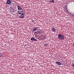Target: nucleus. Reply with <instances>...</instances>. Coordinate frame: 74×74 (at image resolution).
<instances>
[{
    "label": "nucleus",
    "mask_w": 74,
    "mask_h": 74,
    "mask_svg": "<svg viewBox=\"0 0 74 74\" xmlns=\"http://www.w3.org/2000/svg\"><path fill=\"white\" fill-rule=\"evenodd\" d=\"M47 36L45 35H40L39 36V39L40 40H44L45 38H47Z\"/></svg>",
    "instance_id": "obj_1"
},
{
    "label": "nucleus",
    "mask_w": 74,
    "mask_h": 74,
    "mask_svg": "<svg viewBox=\"0 0 74 74\" xmlns=\"http://www.w3.org/2000/svg\"><path fill=\"white\" fill-rule=\"evenodd\" d=\"M58 38H59L60 39H64V36L62 35H60V34H59L58 35Z\"/></svg>",
    "instance_id": "obj_2"
},
{
    "label": "nucleus",
    "mask_w": 74,
    "mask_h": 74,
    "mask_svg": "<svg viewBox=\"0 0 74 74\" xmlns=\"http://www.w3.org/2000/svg\"><path fill=\"white\" fill-rule=\"evenodd\" d=\"M11 11H12V14H15L16 13V11L15 10L12 9L11 10Z\"/></svg>",
    "instance_id": "obj_3"
},
{
    "label": "nucleus",
    "mask_w": 74,
    "mask_h": 74,
    "mask_svg": "<svg viewBox=\"0 0 74 74\" xmlns=\"http://www.w3.org/2000/svg\"><path fill=\"white\" fill-rule=\"evenodd\" d=\"M25 17V14H22L21 15V16H19L20 18H23Z\"/></svg>",
    "instance_id": "obj_4"
},
{
    "label": "nucleus",
    "mask_w": 74,
    "mask_h": 74,
    "mask_svg": "<svg viewBox=\"0 0 74 74\" xmlns=\"http://www.w3.org/2000/svg\"><path fill=\"white\" fill-rule=\"evenodd\" d=\"M56 64L58 65V66H60L62 65V64H61V63L58 61L57 62H56Z\"/></svg>",
    "instance_id": "obj_5"
},
{
    "label": "nucleus",
    "mask_w": 74,
    "mask_h": 74,
    "mask_svg": "<svg viewBox=\"0 0 74 74\" xmlns=\"http://www.w3.org/2000/svg\"><path fill=\"white\" fill-rule=\"evenodd\" d=\"M31 41H37V40L34 38V37H32L31 38Z\"/></svg>",
    "instance_id": "obj_6"
},
{
    "label": "nucleus",
    "mask_w": 74,
    "mask_h": 74,
    "mask_svg": "<svg viewBox=\"0 0 74 74\" xmlns=\"http://www.w3.org/2000/svg\"><path fill=\"white\" fill-rule=\"evenodd\" d=\"M11 1H10L9 0H8L6 2V4H11Z\"/></svg>",
    "instance_id": "obj_7"
},
{
    "label": "nucleus",
    "mask_w": 74,
    "mask_h": 74,
    "mask_svg": "<svg viewBox=\"0 0 74 74\" xmlns=\"http://www.w3.org/2000/svg\"><path fill=\"white\" fill-rule=\"evenodd\" d=\"M64 8L65 10H66V11H67V5H65Z\"/></svg>",
    "instance_id": "obj_8"
},
{
    "label": "nucleus",
    "mask_w": 74,
    "mask_h": 74,
    "mask_svg": "<svg viewBox=\"0 0 74 74\" xmlns=\"http://www.w3.org/2000/svg\"><path fill=\"white\" fill-rule=\"evenodd\" d=\"M18 13L19 14H24L23 13V11H18Z\"/></svg>",
    "instance_id": "obj_9"
},
{
    "label": "nucleus",
    "mask_w": 74,
    "mask_h": 74,
    "mask_svg": "<svg viewBox=\"0 0 74 74\" xmlns=\"http://www.w3.org/2000/svg\"><path fill=\"white\" fill-rule=\"evenodd\" d=\"M38 28V27H34L33 29H32V30L33 31H35L36 30H37V29Z\"/></svg>",
    "instance_id": "obj_10"
},
{
    "label": "nucleus",
    "mask_w": 74,
    "mask_h": 74,
    "mask_svg": "<svg viewBox=\"0 0 74 74\" xmlns=\"http://www.w3.org/2000/svg\"><path fill=\"white\" fill-rule=\"evenodd\" d=\"M17 8L18 10H22V8H21L19 5L17 6Z\"/></svg>",
    "instance_id": "obj_11"
},
{
    "label": "nucleus",
    "mask_w": 74,
    "mask_h": 74,
    "mask_svg": "<svg viewBox=\"0 0 74 74\" xmlns=\"http://www.w3.org/2000/svg\"><path fill=\"white\" fill-rule=\"evenodd\" d=\"M51 29L52 30V31L53 32H56V30L55 29V28H54L53 27Z\"/></svg>",
    "instance_id": "obj_12"
},
{
    "label": "nucleus",
    "mask_w": 74,
    "mask_h": 74,
    "mask_svg": "<svg viewBox=\"0 0 74 74\" xmlns=\"http://www.w3.org/2000/svg\"><path fill=\"white\" fill-rule=\"evenodd\" d=\"M49 2H50L51 3H55V1H54V0H52V1H49Z\"/></svg>",
    "instance_id": "obj_13"
},
{
    "label": "nucleus",
    "mask_w": 74,
    "mask_h": 74,
    "mask_svg": "<svg viewBox=\"0 0 74 74\" xmlns=\"http://www.w3.org/2000/svg\"><path fill=\"white\" fill-rule=\"evenodd\" d=\"M41 33H40V32H39V33H37V36H41Z\"/></svg>",
    "instance_id": "obj_14"
},
{
    "label": "nucleus",
    "mask_w": 74,
    "mask_h": 74,
    "mask_svg": "<svg viewBox=\"0 0 74 74\" xmlns=\"http://www.w3.org/2000/svg\"><path fill=\"white\" fill-rule=\"evenodd\" d=\"M36 33H40V32H39L38 30H37V32Z\"/></svg>",
    "instance_id": "obj_15"
},
{
    "label": "nucleus",
    "mask_w": 74,
    "mask_h": 74,
    "mask_svg": "<svg viewBox=\"0 0 74 74\" xmlns=\"http://www.w3.org/2000/svg\"><path fill=\"white\" fill-rule=\"evenodd\" d=\"M44 45L45 46H48V44H44Z\"/></svg>",
    "instance_id": "obj_16"
},
{
    "label": "nucleus",
    "mask_w": 74,
    "mask_h": 74,
    "mask_svg": "<svg viewBox=\"0 0 74 74\" xmlns=\"http://www.w3.org/2000/svg\"><path fill=\"white\" fill-rule=\"evenodd\" d=\"M72 66L73 67H74V64H72Z\"/></svg>",
    "instance_id": "obj_17"
},
{
    "label": "nucleus",
    "mask_w": 74,
    "mask_h": 74,
    "mask_svg": "<svg viewBox=\"0 0 74 74\" xmlns=\"http://www.w3.org/2000/svg\"><path fill=\"white\" fill-rule=\"evenodd\" d=\"M32 23H34V21L32 20Z\"/></svg>",
    "instance_id": "obj_18"
},
{
    "label": "nucleus",
    "mask_w": 74,
    "mask_h": 74,
    "mask_svg": "<svg viewBox=\"0 0 74 74\" xmlns=\"http://www.w3.org/2000/svg\"><path fill=\"white\" fill-rule=\"evenodd\" d=\"M73 45H74V43H73Z\"/></svg>",
    "instance_id": "obj_19"
}]
</instances>
